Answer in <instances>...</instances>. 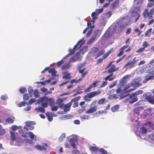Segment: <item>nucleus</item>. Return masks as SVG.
<instances>
[{"label": "nucleus", "mask_w": 154, "mask_h": 154, "mask_svg": "<svg viewBox=\"0 0 154 154\" xmlns=\"http://www.w3.org/2000/svg\"><path fill=\"white\" fill-rule=\"evenodd\" d=\"M153 77V74L150 73L148 74L145 77V79L143 81V82L146 83L148 81L152 79Z\"/></svg>", "instance_id": "obj_22"}, {"label": "nucleus", "mask_w": 154, "mask_h": 154, "mask_svg": "<svg viewBox=\"0 0 154 154\" xmlns=\"http://www.w3.org/2000/svg\"><path fill=\"white\" fill-rule=\"evenodd\" d=\"M29 96L28 94H24L23 96V99L24 100H27L29 99Z\"/></svg>", "instance_id": "obj_56"}, {"label": "nucleus", "mask_w": 154, "mask_h": 154, "mask_svg": "<svg viewBox=\"0 0 154 154\" xmlns=\"http://www.w3.org/2000/svg\"><path fill=\"white\" fill-rule=\"evenodd\" d=\"M81 54H80V53L77 52L75 55L72 57L69 60V63H73L76 62L79 60Z\"/></svg>", "instance_id": "obj_12"}, {"label": "nucleus", "mask_w": 154, "mask_h": 154, "mask_svg": "<svg viewBox=\"0 0 154 154\" xmlns=\"http://www.w3.org/2000/svg\"><path fill=\"white\" fill-rule=\"evenodd\" d=\"M63 99H59L57 100V103L59 104H61L60 107H62V106H63V103H62V102H63Z\"/></svg>", "instance_id": "obj_51"}, {"label": "nucleus", "mask_w": 154, "mask_h": 154, "mask_svg": "<svg viewBox=\"0 0 154 154\" xmlns=\"http://www.w3.org/2000/svg\"><path fill=\"white\" fill-rule=\"evenodd\" d=\"M143 1V0H136L135 1L134 0V2L135 4L139 5L137 6L140 7V5L142 3Z\"/></svg>", "instance_id": "obj_49"}, {"label": "nucleus", "mask_w": 154, "mask_h": 154, "mask_svg": "<svg viewBox=\"0 0 154 154\" xmlns=\"http://www.w3.org/2000/svg\"><path fill=\"white\" fill-rule=\"evenodd\" d=\"M100 30L97 29L94 31L93 36L96 38L97 36L98 35H100Z\"/></svg>", "instance_id": "obj_34"}, {"label": "nucleus", "mask_w": 154, "mask_h": 154, "mask_svg": "<svg viewBox=\"0 0 154 154\" xmlns=\"http://www.w3.org/2000/svg\"><path fill=\"white\" fill-rule=\"evenodd\" d=\"M105 52V51L104 50H102L100 51L97 54L95 57V59H96L97 57L100 56L102 55Z\"/></svg>", "instance_id": "obj_41"}, {"label": "nucleus", "mask_w": 154, "mask_h": 154, "mask_svg": "<svg viewBox=\"0 0 154 154\" xmlns=\"http://www.w3.org/2000/svg\"><path fill=\"white\" fill-rule=\"evenodd\" d=\"M40 90L43 92L44 93V94L46 95L48 94H50L52 93V92L51 91H48V90L45 88H40Z\"/></svg>", "instance_id": "obj_25"}, {"label": "nucleus", "mask_w": 154, "mask_h": 154, "mask_svg": "<svg viewBox=\"0 0 154 154\" xmlns=\"http://www.w3.org/2000/svg\"><path fill=\"white\" fill-rule=\"evenodd\" d=\"M143 109L141 107H138L135 108L133 110L134 113L138 114Z\"/></svg>", "instance_id": "obj_31"}, {"label": "nucleus", "mask_w": 154, "mask_h": 154, "mask_svg": "<svg viewBox=\"0 0 154 154\" xmlns=\"http://www.w3.org/2000/svg\"><path fill=\"white\" fill-rule=\"evenodd\" d=\"M43 98L42 102V106L45 108L47 107L48 106V103H52L53 102V99L51 98H48V97L44 96L42 97Z\"/></svg>", "instance_id": "obj_7"}, {"label": "nucleus", "mask_w": 154, "mask_h": 154, "mask_svg": "<svg viewBox=\"0 0 154 154\" xmlns=\"http://www.w3.org/2000/svg\"><path fill=\"white\" fill-rule=\"evenodd\" d=\"M154 113V109L151 108H149L145 110L143 114L144 115H151Z\"/></svg>", "instance_id": "obj_15"}, {"label": "nucleus", "mask_w": 154, "mask_h": 154, "mask_svg": "<svg viewBox=\"0 0 154 154\" xmlns=\"http://www.w3.org/2000/svg\"><path fill=\"white\" fill-rule=\"evenodd\" d=\"M98 82L97 81H96L94 82L91 85L89 86V88L95 87L96 86V84Z\"/></svg>", "instance_id": "obj_63"}, {"label": "nucleus", "mask_w": 154, "mask_h": 154, "mask_svg": "<svg viewBox=\"0 0 154 154\" xmlns=\"http://www.w3.org/2000/svg\"><path fill=\"white\" fill-rule=\"evenodd\" d=\"M128 17H125L120 19L116 25V28L115 29V31L118 33L121 31L123 28L126 27L130 22Z\"/></svg>", "instance_id": "obj_3"}, {"label": "nucleus", "mask_w": 154, "mask_h": 154, "mask_svg": "<svg viewBox=\"0 0 154 154\" xmlns=\"http://www.w3.org/2000/svg\"><path fill=\"white\" fill-rule=\"evenodd\" d=\"M36 100L34 98H31L30 99L29 101V103L30 105H31L32 103L35 102Z\"/></svg>", "instance_id": "obj_55"}, {"label": "nucleus", "mask_w": 154, "mask_h": 154, "mask_svg": "<svg viewBox=\"0 0 154 154\" xmlns=\"http://www.w3.org/2000/svg\"><path fill=\"white\" fill-rule=\"evenodd\" d=\"M65 133L62 134L61 136L59 137V141L60 142H61L63 140V138H65Z\"/></svg>", "instance_id": "obj_50"}, {"label": "nucleus", "mask_w": 154, "mask_h": 154, "mask_svg": "<svg viewBox=\"0 0 154 154\" xmlns=\"http://www.w3.org/2000/svg\"><path fill=\"white\" fill-rule=\"evenodd\" d=\"M154 11V8L151 9L149 12H148V9H146L143 12V16L144 17H149V18H151L153 14Z\"/></svg>", "instance_id": "obj_9"}, {"label": "nucleus", "mask_w": 154, "mask_h": 154, "mask_svg": "<svg viewBox=\"0 0 154 154\" xmlns=\"http://www.w3.org/2000/svg\"><path fill=\"white\" fill-rule=\"evenodd\" d=\"M96 38H95V37L92 35V37L88 42L87 44L88 45H90L91 43L94 40H95Z\"/></svg>", "instance_id": "obj_47"}, {"label": "nucleus", "mask_w": 154, "mask_h": 154, "mask_svg": "<svg viewBox=\"0 0 154 154\" xmlns=\"http://www.w3.org/2000/svg\"><path fill=\"white\" fill-rule=\"evenodd\" d=\"M114 98H115V99L116 98V97L115 95L114 94L111 95L109 96L108 97V98L109 100H112Z\"/></svg>", "instance_id": "obj_62"}, {"label": "nucleus", "mask_w": 154, "mask_h": 154, "mask_svg": "<svg viewBox=\"0 0 154 154\" xmlns=\"http://www.w3.org/2000/svg\"><path fill=\"white\" fill-rule=\"evenodd\" d=\"M118 69H116V66L114 65H111V67L107 70L109 73H112L117 70Z\"/></svg>", "instance_id": "obj_26"}, {"label": "nucleus", "mask_w": 154, "mask_h": 154, "mask_svg": "<svg viewBox=\"0 0 154 154\" xmlns=\"http://www.w3.org/2000/svg\"><path fill=\"white\" fill-rule=\"evenodd\" d=\"M134 64L131 61L130 62L128 63L125 65V67L127 68L128 67V68H130L133 66Z\"/></svg>", "instance_id": "obj_46"}, {"label": "nucleus", "mask_w": 154, "mask_h": 154, "mask_svg": "<svg viewBox=\"0 0 154 154\" xmlns=\"http://www.w3.org/2000/svg\"><path fill=\"white\" fill-rule=\"evenodd\" d=\"M46 115L48 119V121L49 122H51L53 120L52 117L50 116L49 115V113H46Z\"/></svg>", "instance_id": "obj_57"}, {"label": "nucleus", "mask_w": 154, "mask_h": 154, "mask_svg": "<svg viewBox=\"0 0 154 154\" xmlns=\"http://www.w3.org/2000/svg\"><path fill=\"white\" fill-rule=\"evenodd\" d=\"M148 140L150 141V140L154 141V133L148 135Z\"/></svg>", "instance_id": "obj_43"}, {"label": "nucleus", "mask_w": 154, "mask_h": 154, "mask_svg": "<svg viewBox=\"0 0 154 154\" xmlns=\"http://www.w3.org/2000/svg\"><path fill=\"white\" fill-rule=\"evenodd\" d=\"M112 30L111 29H109L106 31L104 35V36L106 38H110L113 34Z\"/></svg>", "instance_id": "obj_19"}, {"label": "nucleus", "mask_w": 154, "mask_h": 154, "mask_svg": "<svg viewBox=\"0 0 154 154\" xmlns=\"http://www.w3.org/2000/svg\"><path fill=\"white\" fill-rule=\"evenodd\" d=\"M14 119V117L8 118L6 119V122L8 123H11L13 122Z\"/></svg>", "instance_id": "obj_36"}, {"label": "nucleus", "mask_w": 154, "mask_h": 154, "mask_svg": "<svg viewBox=\"0 0 154 154\" xmlns=\"http://www.w3.org/2000/svg\"><path fill=\"white\" fill-rule=\"evenodd\" d=\"M154 129V121L153 122H147L140 127L137 128V131L135 132L137 136H139L141 139H143L141 136H145L148 131H150Z\"/></svg>", "instance_id": "obj_1"}, {"label": "nucleus", "mask_w": 154, "mask_h": 154, "mask_svg": "<svg viewBox=\"0 0 154 154\" xmlns=\"http://www.w3.org/2000/svg\"><path fill=\"white\" fill-rule=\"evenodd\" d=\"M33 89L31 86H29L28 88V92L30 97H32V92Z\"/></svg>", "instance_id": "obj_40"}, {"label": "nucleus", "mask_w": 154, "mask_h": 154, "mask_svg": "<svg viewBox=\"0 0 154 154\" xmlns=\"http://www.w3.org/2000/svg\"><path fill=\"white\" fill-rule=\"evenodd\" d=\"M100 91H97L88 93L84 96L85 99V100L88 101L89 100L88 99V98H90L94 97L100 94Z\"/></svg>", "instance_id": "obj_8"}, {"label": "nucleus", "mask_w": 154, "mask_h": 154, "mask_svg": "<svg viewBox=\"0 0 154 154\" xmlns=\"http://www.w3.org/2000/svg\"><path fill=\"white\" fill-rule=\"evenodd\" d=\"M81 120L83 121L84 120H88L90 119V116L89 115H84L80 117Z\"/></svg>", "instance_id": "obj_39"}, {"label": "nucleus", "mask_w": 154, "mask_h": 154, "mask_svg": "<svg viewBox=\"0 0 154 154\" xmlns=\"http://www.w3.org/2000/svg\"><path fill=\"white\" fill-rule=\"evenodd\" d=\"M33 94L35 98H38L40 97V93L37 90H35L34 91Z\"/></svg>", "instance_id": "obj_32"}, {"label": "nucleus", "mask_w": 154, "mask_h": 154, "mask_svg": "<svg viewBox=\"0 0 154 154\" xmlns=\"http://www.w3.org/2000/svg\"><path fill=\"white\" fill-rule=\"evenodd\" d=\"M143 91L142 90H140L137 91L135 92L134 93V95H135L136 96L137 95L140 94H142Z\"/></svg>", "instance_id": "obj_54"}, {"label": "nucleus", "mask_w": 154, "mask_h": 154, "mask_svg": "<svg viewBox=\"0 0 154 154\" xmlns=\"http://www.w3.org/2000/svg\"><path fill=\"white\" fill-rule=\"evenodd\" d=\"M49 73H51V75L52 76V77L51 78H52V80L54 79L55 78L57 77L58 78V75H56V71L54 69L52 68L50 69L49 70Z\"/></svg>", "instance_id": "obj_21"}, {"label": "nucleus", "mask_w": 154, "mask_h": 154, "mask_svg": "<svg viewBox=\"0 0 154 154\" xmlns=\"http://www.w3.org/2000/svg\"><path fill=\"white\" fill-rule=\"evenodd\" d=\"M149 45V44L146 41L144 42L143 44V48H144L145 49V48L147 47Z\"/></svg>", "instance_id": "obj_60"}, {"label": "nucleus", "mask_w": 154, "mask_h": 154, "mask_svg": "<svg viewBox=\"0 0 154 154\" xmlns=\"http://www.w3.org/2000/svg\"><path fill=\"white\" fill-rule=\"evenodd\" d=\"M97 106H95L93 107H91L90 109L87 110L85 112L86 113L90 114L93 113L95 112L97 110L96 108Z\"/></svg>", "instance_id": "obj_24"}, {"label": "nucleus", "mask_w": 154, "mask_h": 154, "mask_svg": "<svg viewBox=\"0 0 154 154\" xmlns=\"http://www.w3.org/2000/svg\"><path fill=\"white\" fill-rule=\"evenodd\" d=\"M35 124V123L33 122H27L26 123V125L27 127L24 126V129L27 130H33L34 128L33 126H31V125H34Z\"/></svg>", "instance_id": "obj_14"}, {"label": "nucleus", "mask_w": 154, "mask_h": 154, "mask_svg": "<svg viewBox=\"0 0 154 154\" xmlns=\"http://www.w3.org/2000/svg\"><path fill=\"white\" fill-rule=\"evenodd\" d=\"M98 51V48L94 47L91 49V53L93 55H94Z\"/></svg>", "instance_id": "obj_37"}, {"label": "nucleus", "mask_w": 154, "mask_h": 154, "mask_svg": "<svg viewBox=\"0 0 154 154\" xmlns=\"http://www.w3.org/2000/svg\"><path fill=\"white\" fill-rule=\"evenodd\" d=\"M119 4V1H115L112 4V8H115L118 7Z\"/></svg>", "instance_id": "obj_35"}, {"label": "nucleus", "mask_w": 154, "mask_h": 154, "mask_svg": "<svg viewBox=\"0 0 154 154\" xmlns=\"http://www.w3.org/2000/svg\"><path fill=\"white\" fill-rule=\"evenodd\" d=\"M83 39H84L83 38L82 39L79 40L78 42L76 45L74 46L73 49H69V54H67L66 56L63 57V59H62L61 60L57 63V65L58 67L60 66L63 63L64 61L63 60V59H65L66 57H69L70 55H71L73 54L77 49H79L83 45L85 42L84 41Z\"/></svg>", "instance_id": "obj_2"}, {"label": "nucleus", "mask_w": 154, "mask_h": 154, "mask_svg": "<svg viewBox=\"0 0 154 154\" xmlns=\"http://www.w3.org/2000/svg\"><path fill=\"white\" fill-rule=\"evenodd\" d=\"M82 80V79L81 78L79 79L78 80H77L76 79H73L72 80L70 81V83L71 84L73 83H76L77 82H79V81H81Z\"/></svg>", "instance_id": "obj_45"}, {"label": "nucleus", "mask_w": 154, "mask_h": 154, "mask_svg": "<svg viewBox=\"0 0 154 154\" xmlns=\"http://www.w3.org/2000/svg\"><path fill=\"white\" fill-rule=\"evenodd\" d=\"M70 63H69L66 64H65L63 67V69H68L71 66V65L70 64Z\"/></svg>", "instance_id": "obj_48"}, {"label": "nucleus", "mask_w": 154, "mask_h": 154, "mask_svg": "<svg viewBox=\"0 0 154 154\" xmlns=\"http://www.w3.org/2000/svg\"><path fill=\"white\" fill-rule=\"evenodd\" d=\"M142 80V79L140 77H137L133 79L130 83V85H132L134 87H138L141 85L140 82Z\"/></svg>", "instance_id": "obj_6"}, {"label": "nucleus", "mask_w": 154, "mask_h": 154, "mask_svg": "<svg viewBox=\"0 0 154 154\" xmlns=\"http://www.w3.org/2000/svg\"><path fill=\"white\" fill-rule=\"evenodd\" d=\"M87 26L90 28V30L87 34V37L89 36L92 33V29L94 27V24H92V22L91 21H88L87 22Z\"/></svg>", "instance_id": "obj_17"}, {"label": "nucleus", "mask_w": 154, "mask_h": 154, "mask_svg": "<svg viewBox=\"0 0 154 154\" xmlns=\"http://www.w3.org/2000/svg\"><path fill=\"white\" fill-rule=\"evenodd\" d=\"M11 134V145H16L17 146H20V144L19 143H15V142H16L15 140V137L14 135V133L13 132H10Z\"/></svg>", "instance_id": "obj_16"}, {"label": "nucleus", "mask_w": 154, "mask_h": 154, "mask_svg": "<svg viewBox=\"0 0 154 154\" xmlns=\"http://www.w3.org/2000/svg\"><path fill=\"white\" fill-rule=\"evenodd\" d=\"M28 135L29 137L32 140L35 141L36 140V136L34 135L32 132H29L28 133Z\"/></svg>", "instance_id": "obj_29"}, {"label": "nucleus", "mask_w": 154, "mask_h": 154, "mask_svg": "<svg viewBox=\"0 0 154 154\" xmlns=\"http://www.w3.org/2000/svg\"><path fill=\"white\" fill-rule=\"evenodd\" d=\"M117 83V81H115L113 83L111 84L109 86V88L110 89L112 87H114L116 85Z\"/></svg>", "instance_id": "obj_52"}, {"label": "nucleus", "mask_w": 154, "mask_h": 154, "mask_svg": "<svg viewBox=\"0 0 154 154\" xmlns=\"http://www.w3.org/2000/svg\"><path fill=\"white\" fill-rule=\"evenodd\" d=\"M126 84V82L125 80H123L121 79L119 83L117 85V87H119H119H120L123 89V88H124V89H127L131 86V85H128L125 87V85Z\"/></svg>", "instance_id": "obj_13"}, {"label": "nucleus", "mask_w": 154, "mask_h": 154, "mask_svg": "<svg viewBox=\"0 0 154 154\" xmlns=\"http://www.w3.org/2000/svg\"><path fill=\"white\" fill-rule=\"evenodd\" d=\"M103 8H102L100 9H97L95 12H93L91 15L92 17V20H91V22H92V24H94L95 20L97 18V16L99 14L101 13L103 11Z\"/></svg>", "instance_id": "obj_5"}, {"label": "nucleus", "mask_w": 154, "mask_h": 154, "mask_svg": "<svg viewBox=\"0 0 154 154\" xmlns=\"http://www.w3.org/2000/svg\"><path fill=\"white\" fill-rule=\"evenodd\" d=\"M88 47L87 46H84L82 49L79 51H78L79 53H80V54H83L84 53L87 52L88 50Z\"/></svg>", "instance_id": "obj_28"}, {"label": "nucleus", "mask_w": 154, "mask_h": 154, "mask_svg": "<svg viewBox=\"0 0 154 154\" xmlns=\"http://www.w3.org/2000/svg\"><path fill=\"white\" fill-rule=\"evenodd\" d=\"M35 110L37 111L40 112L42 113H45V109L41 106H39L38 108H35Z\"/></svg>", "instance_id": "obj_30"}, {"label": "nucleus", "mask_w": 154, "mask_h": 154, "mask_svg": "<svg viewBox=\"0 0 154 154\" xmlns=\"http://www.w3.org/2000/svg\"><path fill=\"white\" fill-rule=\"evenodd\" d=\"M151 95L152 94L151 93L147 92L144 94L143 97L145 99L148 101L150 103V100H151L152 99L151 98Z\"/></svg>", "instance_id": "obj_18"}, {"label": "nucleus", "mask_w": 154, "mask_h": 154, "mask_svg": "<svg viewBox=\"0 0 154 154\" xmlns=\"http://www.w3.org/2000/svg\"><path fill=\"white\" fill-rule=\"evenodd\" d=\"M90 149L91 151H93L94 152H96L97 151L99 150L102 153V154H107V153L106 150H104L102 148L99 149L98 148L97 146H90Z\"/></svg>", "instance_id": "obj_11"}, {"label": "nucleus", "mask_w": 154, "mask_h": 154, "mask_svg": "<svg viewBox=\"0 0 154 154\" xmlns=\"http://www.w3.org/2000/svg\"><path fill=\"white\" fill-rule=\"evenodd\" d=\"M140 8L139 7L137 6L134 7L133 10L131 12V16L132 17L136 18L135 22H136L139 19L140 14Z\"/></svg>", "instance_id": "obj_4"}, {"label": "nucleus", "mask_w": 154, "mask_h": 154, "mask_svg": "<svg viewBox=\"0 0 154 154\" xmlns=\"http://www.w3.org/2000/svg\"><path fill=\"white\" fill-rule=\"evenodd\" d=\"M105 99L104 98H102L98 101V103L99 104H102L104 103Z\"/></svg>", "instance_id": "obj_58"}, {"label": "nucleus", "mask_w": 154, "mask_h": 154, "mask_svg": "<svg viewBox=\"0 0 154 154\" xmlns=\"http://www.w3.org/2000/svg\"><path fill=\"white\" fill-rule=\"evenodd\" d=\"M78 139L77 136L75 135H74L73 137L70 139V144L73 148L76 149V146L78 144Z\"/></svg>", "instance_id": "obj_10"}, {"label": "nucleus", "mask_w": 154, "mask_h": 154, "mask_svg": "<svg viewBox=\"0 0 154 154\" xmlns=\"http://www.w3.org/2000/svg\"><path fill=\"white\" fill-rule=\"evenodd\" d=\"M131 100L130 101V103L132 104L137 100V96L133 93L130 95Z\"/></svg>", "instance_id": "obj_20"}, {"label": "nucleus", "mask_w": 154, "mask_h": 154, "mask_svg": "<svg viewBox=\"0 0 154 154\" xmlns=\"http://www.w3.org/2000/svg\"><path fill=\"white\" fill-rule=\"evenodd\" d=\"M119 107V105H116L113 106L111 108V110L113 112H115L118 109Z\"/></svg>", "instance_id": "obj_33"}, {"label": "nucleus", "mask_w": 154, "mask_h": 154, "mask_svg": "<svg viewBox=\"0 0 154 154\" xmlns=\"http://www.w3.org/2000/svg\"><path fill=\"white\" fill-rule=\"evenodd\" d=\"M43 100V98L41 97L38 99L37 101H38L35 103V104H38L40 103H42V102Z\"/></svg>", "instance_id": "obj_61"}, {"label": "nucleus", "mask_w": 154, "mask_h": 154, "mask_svg": "<svg viewBox=\"0 0 154 154\" xmlns=\"http://www.w3.org/2000/svg\"><path fill=\"white\" fill-rule=\"evenodd\" d=\"M64 117L65 119H69L72 118V116L69 114L66 115H64Z\"/></svg>", "instance_id": "obj_59"}, {"label": "nucleus", "mask_w": 154, "mask_h": 154, "mask_svg": "<svg viewBox=\"0 0 154 154\" xmlns=\"http://www.w3.org/2000/svg\"><path fill=\"white\" fill-rule=\"evenodd\" d=\"M43 146H41L38 144L37 145L35 146V147L38 150H45L46 149V147L47 146V145L45 143H44L43 144Z\"/></svg>", "instance_id": "obj_23"}, {"label": "nucleus", "mask_w": 154, "mask_h": 154, "mask_svg": "<svg viewBox=\"0 0 154 154\" xmlns=\"http://www.w3.org/2000/svg\"><path fill=\"white\" fill-rule=\"evenodd\" d=\"M71 105V103H70L66 104L64 106V112H67L69 111L70 109Z\"/></svg>", "instance_id": "obj_27"}, {"label": "nucleus", "mask_w": 154, "mask_h": 154, "mask_svg": "<svg viewBox=\"0 0 154 154\" xmlns=\"http://www.w3.org/2000/svg\"><path fill=\"white\" fill-rule=\"evenodd\" d=\"M71 78L70 74L67 73H65L63 77V79H68Z\"/></svg>", "instance_id": "obj_44"}, {"label": "nucleus", "mask_w": 154, "mask_h": 154, "mask_svg": "<svg viewBox=\"0 0 154 154\" xmlns=\"http://www.w3.org/2000/svg\"><path fill=\"white\" fill-rule=\"evenodd\" d=\"M26 104V102L24 101H22L21 102L19 103L18 104V106L20 107H21L22 106H25Z\"/></svg>", "instance_id": "obj_64"}, {"label": "nucleus", "mask_w": 154, "mask_h": 154, "mask_svg": "<svg viewBox=\"0 0 154 154\" xmlns=\"http://www.w3.org/2000/svg\"><path fill=\"white\" fill-rule=\"evenodd\" d=\"M112 15V12L110 11H108L106 12L105 14L106 17L107 18H109Z\"/></svg>", "instance_id": "obj_53"}, {"label": "nucleus", "mask_w": 154, "mask_h": 154, "mask_svg": "<svg viewBox=\"0 0 154 154\" xmlns=\"http://www.w3.org/2000/svg\"><path fill=\"white\" fill-rule=\"evenodd\" d=\"M52 80V78H50L47 80L45 81L44 82H41L40 83L42 85H45L46 82L49 83Z\"/></svg>", "instance_id": "obj_38"}, {"label": "nucleus", "mask_w": 154, "mask_h": 154, "mask_svg": "<svg viewBox=\"0 0 154 154\" xmlns=\"http://www.w3.org/2000/svg\"><path fill=\"white\" fill-rule=\"evenodd\" d=\"M152 30V29L151 28H150L149 29L147 30L145 33V36L148 37L151 34Z\"/></svg>", "instance_id": "obj_42"}]
</instances>
